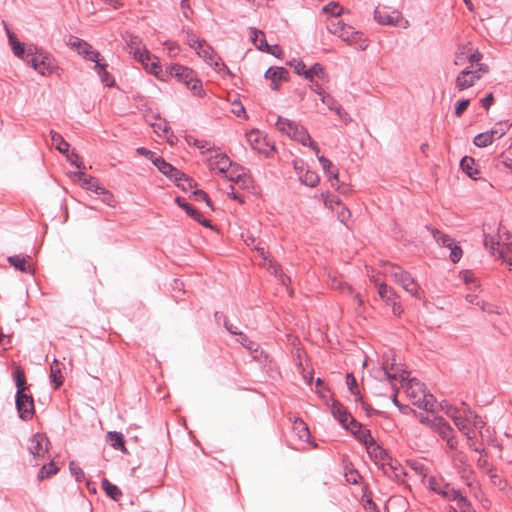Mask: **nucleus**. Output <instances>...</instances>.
<instances>
[{"label": "nucleus", "mask_w": 512, "mask_h": 512, "mask_svg": "<svg viewBox=\"0 0 512 512\" xmlns=\"http://www.w3.org/2000/svg\"><path fill=\"white\" fill-rule=\"evenodd\" d=\"M226 180L230 182V191L226 190V194L239 203H243L244 194L241 190L249 188L252 184L251 177L246 174L245 168L229 162V166L226 168Z\"/></svg>", "instance_id": "obj_1"}, {"label": "nucleus", "mask_w": 512, "mask_h": 512, "mask_svg": "<svg viewBox=\"0 0 512 512\" xmlns=\"http://www.w3.org/2000/svg\"><path fill=\"white\" fill-rule=\"evenodd\" d=\"M405 392L413 405L432 412L436 405L435 397L426 391L425 385L417 379H410L405 385Z\"/></svg>", "instance_id": "obj_2"}, {"label": "nucleus", "mask_w": 512, "mask_h": 512, "mask_svg": "<svg viewBox=\"0 0 512 512\" xmlns=\"http://www.w3.org/2000/svg\"><path fill=\"white\" fill-rule=\"evenodd\" d=\"M328 30L349 45H354L358 50L363 51L368 47L362 32L356 31L352 26L345 24L338 18H333L329 22Z\"/></svg>", "instance_id": "obj_3"}, {"label": "nucleus", "mask_w": 512, "mask_h": 512, "mask_svg": "<svg viewBox=\"0 0 512 512\" xmlns=\"http://www.w3.org/2000/svg\"><path fill=\"white\" fill-rule=\"evenodd\" d=\"M275 126L283 134H286L291 139L298 141L304 146H309L316 154H319L320 149L318 145L311 139L307 130L296 122L278 116Z\"/></svg>", "instance_id": "obj_4"}, {"label": "nucleus", "mask_w": 512, "mask_h": 512, "mask_svg": "<svg viewBox=\"0 0 512 512\" xmlns=\"http://www.w3.org/2000/svg\"><path fill=\"white\" fill-rule=\"evenodd\" d=\"M384 273L391 276L393 280L415 298H420V286L412 275L403 270L400 266L386 263L384 264Z\"/></svg>", "instance_id": "obj_5"}, {"label": "nucleus", "mask_w": 512, "mask_h": 512, "mask_svg": "<svg viewBox=\"0 0 512 512\" xmlns=\"http://www.w3.org/2000/svg\"><path fill=\"white\" fill-rule=\"evenodd\" d=\"M167 72L179 82L184 83L194 95L199 97L203 95L204 92L201 81L196 78V74L192 69L180 64H174L167 67Z\"/></svg>", "instance_id": "obj_6"}, {"label": "nucleus", "mask_w": 512, "mask_h": 512, "mask_svg": "<svg viewBox=\"0 0 512 512\" xmlns=\"http://www.w3.org/2000/svg\"><path fill=\"white\" fill-rule=\"evenodd\" d=\"M27 63L43 76L51 75L56 68L49 56L42 53L37 55V48L34 46L27 48Z\"/></svg>", "instance_id": "obj_7"}, {"label": "nucleus", "mask_w": 512, "mask_h": 512, "mask_svg": "<svg viewBox=\"0 0 512 512\" xmlns=\"http://www.w3.org/2000/svg\"><path fill=\"white\" fill-rule=\"evenodd\" d=\"M375 20L382 25L398 26L407 28L409 22L403 18L398 10H391L388 7H377L374 11Z\"/></svg>", "instance_id": "obj_8"}, {"label": "nucleus", "mask_w": 512, "mask_h": 512, "mask_svg": "<svg viewBox=\"0 0 512 512\" xmlns=\"http://www.w3.org/2000/svg\"><path fill=\"white\" fill-rule=\"evenodd\" d=\"M246 139L251 148L259 154L269 157L275 150L272 144L262 132L253 129L246 134Z\"/></svg>", "instance_id": "obj_9"}, {"label": "nucleus", "mask_w": 512, "mask_h": 512, "mask_svg": "<svg viewBox=\"0 0 512 512\" xmlns=\"http://www.w3.org/2000/svg\"><path fill=\"white\" fill-rule=\"evenodd\" d=\"M253 249L257 252L258 257L260 258L258 263L260 266L266 268L274 276L279 277L283 284L286 283V279L289 280V278L282 273L281 266L269 258V253L267 252L264 243L258 241L254 245Z\"/></svg>", "instance_id": "obj_10"}, {"label": "nucleus", "mask_w": 512, "mask_h": 512, "mask_svg": "<svg viewBox=\"0 0 512 512\" xmlns=\"http://www.w3.org/2000/svg\"><path fill=\"white\" fill-rule=\"evenodd\" d=\"M16 408L22 420H31L35 413L33 397L25 392L16 394Z\"/></svg>", "instance_id": "obj_11"}, {"label": "nucleus", "mask_w": 512, "mask_h": 512, "mask_svg": "<svg viewBox=\"0 0 512 512\" xmlns=\"http://www.w3.org/2000/svg\"><path fill=\"white\" fill-rule=\"evenodd\" d=\"M126 43L135 59L141 62L144 66H148L147 61H151V55L145 46L142 45L141 39L138 36L130 34L126 38Z\"/></svg>", "instance_id": "obj_12"}, {"label": "nucleus", "mask_w": 512, "mask_h": 512, "mask_svg": "<svg viewBox=\"0 0 512 512\" xmlns=\"http://www.w3.org/2000/svg\"><path fill=\"white\" fill-rule=\"evenodd\" d=\"M48 440L41 434H35L29 439L28 450L34 459L44 456L48 453Z\"/></svg>", "instance_id": "obj_13"}, {"label": "nucleus", "mask_w": 512, "mask_h": 512, "mask_svg": "<svg viewBox=\"0 0 512 512\" xmlns=\"http://www.w3.org/2000/svg\"><path fill=\"white\" fill-rule=\"evenodd\" d=\"M479 79H481L480 76L472 70V67H468L457 75L455 87L459 91H463L472 87Z\"/></svg>", "instance_id": "obj_14"}, {"label": "nucleus", "mask_w": 512, "mask_h": 512, "mask_svg": "<svg viewBox=\"0 0 512 512\" xmlns=\"http://www.w3.org/2000/svg\"><path fill=\"white\" fill-rule=\"evenodd\" d=\"M195 51L199 57H201L210 66L215 68L219 66V61L221 58L214 53L212 47L209 46L206 42L203 41L201 44L195 46Z\"/></svg>", "instance_id": "obj_15"}, {"label": "nucleus", "mask_w": 512, "mask_h": 512, "mask_svg": "<svg viewBox=\"0 0 512 512\" xmlns=\"http://www.w3.org/2000/svg\"><path fill=\"white\" fill-rule=\"evenodd\" d=\"M318 161L322 166L325 174L327 175L329 181L331 182L332 187H336L337 190L344 193V190H341L338 185L339 183V174L338 169L334 167L333 163L324 156H318Z\"/></svg>", "instance_id": "obj_16"}, {"label": "nucleus", "mask_w": 512, "mask_h": 512, "mask_svg": "<svg viewBox=\"0 0 512 512\" xmlns=\"http://www.w3.org/2000/svg\"><path fill=\"white\" fill-rule=\"evenodd\" d=\"M289 72L283 67H270L265 72V78L271 81L270 87L277 90L281 81H287Z\"/></svg>", "instance_id": "obj_17"}, {"label": "nucleus", "mask_w": 512, "mask_h": 512, "mask_svg": "<svg viewBox=\"0 0 512 512\" xmlns=\"http://www.w3.org/2000/svg\"><path fill=\"white\" fill-rule=\"evenodd\" d=\"M175 202L176 204L181 207L182 209H184L186 211V213L192 218L194 219L195 221H197L198 223L202 224L203 226H206V227H211V224H210V221L205 219L202 214L197 210L195 209L192 205H190L188 202L185 201L184 198L182 197H176L175 198Z\"/></svg>", "instance_id": "obj_18"}, {"label": "nucleus", "mask_w": 512, "mask_h": 512, "mask_svg": "<svg viewBox=\"0 0 512 512\" xmlns=\"http://www.w3.org/2000/svg\"><path fill=\"white\" fill-rule=\"evenodd\" d=\"M366 449L370 458L381 467L384 465V462H387L391 458L387 451L377 444L376 441L372 442Z\"/></svg>", "instance_id": "obj_19"}, {"label": "nucleus", "mask_w": 512, "mask_h": 512, "mask_svg": "<svg viewBox=\"0 0 512 512\" xmlns=\"http://www.w3.org/2000/svg\"><path fill=\"white\" fill-rule=\"evenodd\" d=\"M384 474L395 478L400 481L404 476H406V472L401 464L397 460H393L392 457L384 462V465L381 467Z\"/></svg>", "instance_id": "obj_20"}, {"label": "nucleus", "mask_w": 512, "mask_h": 512, "mask_svg": "<svg viewBox=\"0 0 512 512\" xmlns=\"http://www.w3.org/2000/svg\"><path fill=\"white\" fill-rule=\"evenodd\" d=\"M431 428L434 429L444 440L454 435L453 428L442 417H432Z\"/></svg>", "instance_id": "obj_21"}, {"label": "nucleus", "mask_w": 512, "mask_h": 512, "mask_svg": "<svg viewBox=\"0 0 512 512\" xmlns=\"http://www.w3.org/2000/svg\"><path fill=\"white\" fill-rule=\"evenodd\" d=\"M248 36L253 45L260 51L268 50L266 36L262 30L250 27L248 28Z\"/></svg>", "instance_id": "obj_22"}, {"label": "nucleus", "mask_w": 512, "mask_h": 512, "mask_svg": "<svg viewBox=\"0 0 512 512\" xmlns=\"http://www.w3.org/2000/svg\"><path fill=\"white\" fill-rule=\"evenodd\" d=\"M331 413L343 427H348V421L352 418V416L347 412L343 405L337 401H334L331 407Z\"/></svg>", "instance_id": "obj_23"}, {"label": "nucleus", "mask_w": 512, "mask_h": 512, "mask_svg": "<svg viewBox=\"0 0 512 512\" xmlns=\"http://www.w3.org/2000/svg\"><path fill=\"white\" fill-rule=\"evenodd\" d=\"M152 163L159 169L160 172H162L171 180L174 178L175 174L179 172L178 169L173 167L170 163L166 162L161 156H157L155 159H153Z\"/></svg>", "instance_id": "obj_24"}, {"label": "nucleus", "mask_w": 512, "mask_h": 512, "mask_svg": "<svg viewBox=\"0 0 512 512\" xmlns=\"http://www.w3.org/2000/svg\"><path fill=\"white\" fill-rule=\"evenodd\" d=\"M321 102L325 104L330 110L335 111V113L341 118L344 119L347 116V113L344 109L337 103V101L328 93H324L321 96Z\"/></svg>", "instance_id": "obj_25"}, {"label": "nucleus", "mask_w": 512, "mask_h": 512, "mask_svg": "<svg viewBox=\"0 0 512 512\" xmlns=\"http://www.w3.org/2000/svg\"><path fill=\"white\" fill-rule=\"evenodd\" d=\"M176 185L181 188L184 192H187L188 190L194 188L196 186V183L193 179L186 176L183 172L179 171L175 174L174 178L172 179Z\"/></svg>", "instance_id": "obj_26"}, {"label": "nucleus", "mask_w": 512, "mask_h": 512, "mask_svg": "<svg viewBox=\"0 0 512 512\" xmlns=\"http://www.w3.org/2000/svg\"><path fill=\"white\" fill-rule=\"evenodd\" d=\"M75 177L81 181V186L86 190H91L96 193V186H101L94 177L86 175L83 171L76 172Z\"/></svg>", "instance_id": "obj_27"}, {"label": "nucleus", "mask_w": 512, "mask_h": 512, "mask_svg": "<svg viewBox=\"0 0 512 512\" xmlns=\"http://www.w3.org/2000/svg\"><path fill=\"white\" fill-rule=\"evenodd\" d=\"M60 366L61 364L59 363V361L57 359H54L50 367V378L52 382L55 384V389L59 388L64 382V377L62 375Z\"/></svg>", "instance_id": "obj_28"}, {"label": "nucleus", "mask_w": 512, "mask_h": 512, "mask_svg": "<svg viewBox=\"0 0 512 512\" xmlns=\"http://www.w3.org/2000/svg\"><path fill=\"white\" fill-rule=\"evenodd\" d=\"M111 447L117 450L126 451L123 435L116 431H110L106 435Z\"/></svg>", "instance_id": "obj_29"}, {"label": "nucleus", "mask_w": 512, "mask_h": 512, "mask_svg": "<svg viewBox=\"0 0 512 512\" xmlns=\"http://www.w3.org/2000/svg\"><path fill=\"white\" fill-rule=\"evenodd\" d=\"M474 166L475 160L469 156L463 157L460 162L461 169L472 179H476V175L479 173Z\"/></svg>", "instance_id": "obj_30"}, {"label": "nucleus", "mask_w": 512, "mask_h": 512, "mask_svg": "<svg viewBox=\"0 0 512 512\" xmlns=\"http://www.w3.org/2000/svg\"><path fill=\"white\" fill-rule=\"evenodd\" d=\"M300 181L309 187H315L319 183V176L316 172L309 169L298 172Z\"/></svg>", "instance_id": "obj_31"}, {"label": "nucleus", "mask_w": 512, "mask_h": 512, "mask_svg": "<svg viewBox=\"0 0 512 512\" xmlns=\"http://www.w3.org/2000/svg\"><path fill=\"white\" fill-rule=\"evenodd\" d=\"M51 140L55 145V148L62 154H67L69 151V143L57 132L50 131Z\"/></svg>", "instance_id": "obj_32"}, {"label": "nucleus", "mask_w": 512, "mask_h": 512, "mask_svg": "<svg viewBox=\"0 0 512 512\" xmlns=\"http://www.w3.org/2000/svg\"><path fill=\"white\" fill-rule=\"evenodd\" d=\"M378 294L387 304L397 298L395 291L384 282L378 284Z\"/></svg>", "instance_id": "obj_33"}, {"label": "nucleus", "mask_w": 512, "mask_h": 512, "mask_svg": "<svg viewBox=\"0 0 512 512\" xmlns=\"http://www.w3.org/2000/svg\"><path fill=\"white\" fill-rule=\"evenodd\" d=\"M313 77H317L323 81H328V75L324 71L323 66L319 63H315L307 70L306 79L313 80Z\"/></svg>", "instance_id": "obj_34"}, {"label": "nucleus", "mask_w": 512, "mask_h": 512, "mask_svg": "<svg viewBox=\"0 0 512 512\" xmlns=\"http://www.w3.org/2000/svg\"><path fill=\"white\" fill-rule=\"evenodd\" d=\"M8 262L11 266H13L14 268L21 272H29L31 269L30 265L27 263L26 258L20 255L8 257Z\"/></svg>", "instance_id": "obj_35"}, {"label": "nucleus", "mask_w": 512, "mask_h": 512, "mask_svg": "<svg viewBox=\"0 0 512 512\" xmlns=\"http://www.w3.org/2000/svg\"><path fill=\"white\" fill-rule=\"evenodd\" d=\"M456 427L467 436L469 440L472 439L470 436V418L460 413V415L454 420Z\"/></svg>", "instance_id": "obj_36"}, {"label": "nucleus", "mask_w": 512, "mask_h": 512, "mask_svg": "<svg viewBox=\"0 0 512 512\" xmlns=\"http://www.w3.org/2000/svg\"><path fill=\"white\" fill-rule=\"evenodd\" d=\"M102 488L104 489L106 494L115 501H118L122 496L121 490L106 478L102 480Z\"/></svg>", "instance_id": "obj_37"}, {"label": "nucleus", "mask_w": 512, "mask_h": 512, "mask_svg": "<svg viewBox=\"0 0 512 512\" xmlns=\"http://www.w3.org/2000/svg\"><path fill=\"white\" fill-rule=\"evenodd\" d=\"M235 342L240 343L244 348H246L249 352L254 353L258 351V344L251 339L247 335H245L242 331L238 336H235Z\"/></svg>", "instance_id": "obj_38"}, {"label": "nucleus", "mask_w": 512, "mask_h": 512, "mask_svg": "<svg viewBox=\"0 0 512 512\" xmlns=\"http://www.w3.org/2000/svg\"><path fill=\"white\" fill-rule=\"evenodd\" d=\"M107 64L101 63L100 66H95V69L102 81L103 84H105L108 87H112L115 84V81L113 77L110 75V73L107 71Z\"/></svg>", "instance_id": "obj_39"}, {"label": "nucleus", "mask_w": 512, "mask_h": 512, "mask_svg": "<svg viewBox=\"0 0 512 512\" xmlns=\"http://www.w3.org/2000/svg\"><path fill=\"white\" fill-rule=\"evenodd\" d=\"M293 430L296 432L300 440H308L310 432L306 423L301 419H295Z\"/></svg>", "instance_id": "obj_40"}, {"label": "nucleus", "mask_w": 512, "mask_h": 512, "mask_svg": "<svg viewBox=\"0 0 512 512\" xmlns=\"http://www.w3.org/2000/svg\"><path fill=\"white\" fill-rule=\"evenodd\" d=\"M430 230L433 235V238L439 245H442L447 248L452 247V245L454 244V240L449 235L442 233L438 229L432 228Z\"/></svg>", "instance_id": "obj_41"}, {"label": "nucleus", "mask_w": 512, "mask_h": 512, "mask_svg": "<svg viewBox=\"0 0 512 512\" xmlns=\"http://www.w3.org/2000/svg\"><path fill=\"white\" fill-rule=\"evenodd\" d=\"M357 427L358 429L355 430L356 433L354 436L357 438V440L362 442L367 448L369 445H371L372 442L375 441V439L372 437L370 430L364 428L363 426Z\"/></svg>", "instance_id": "obj_42"}, {"label": "nucleus", "mask_w": 512, "mask_h": 512, "mask_svg": "<svg viewBox=\"0 0 512 512\" xmlns=\"http://www.w3.org/2000/svg\"><path fill=\"white\" fill-rule=\"evenodd\" d=\"M13 375L15 379V385L17 387L16 394L24 393L25 390L27 389L24 371L20 367H18L14 371Z\"/></svg>", "instance_id": "obj_43"}, {"label": "nucleus", "mask_w": 512, "mask_h": 512, "mask_svg": "<svg viewBox=\"0 0 512 512\" xmlns=\"http://www.w3.org/2000/svg\"><path fill=\"white\" fill-rule=\"evenodd\" d=\"M224 160V154L216 153V155L210 156L208 158L210 169L216 171L217 173L224 174V165H222V161Z\"/></svg>", "instance_id": "obj_44"}, {"label": "nucleus", "mask_w": 512, "mask_h": 512, "mask_svg": "<svg viewBox=\"0 0 512 512\" xmlns=\"http://www.w3.org/2000/svg\"><path fill=\"white\" fill-rule=\"evenodd\" d=\"M59 468L56 466V464L51 461L47 465H43L38 473V479L40 481L44 480L45 478H48L58 472Z\"/></svg>", "instance_id": "obj_45"}, {"label": "nucleus", "mask_w": 512, "mask_h": 512, "mask_svg": "<svg viewBox=\"0 0 512 512\" xmlns=\"http://www.w3.org/2000/svg\"><path fill=\"white\" fill-rule=\"evenodd\" d=\"M493 138L489 132L479 133L474 137L473 143L480 148L487 147L493 143Z\"/></svg>", "instance_id": "obj_46"}, {"label": "nucleus", "mask_w": 512, "mask_h": 512, "mask_svg": "<svg viewBox=\"0 0 512 512\" xmlns=\"http://www.w3.org/2000/svg\"><path fill=\"white\" fill-rule=\"evenodd\" d=\"M460 490L455 489L451 484H448L447 486H444L442 490L439 491L438 495L443 497L444 499L448 501H453L457 499L459 496Z\"/></svg>", "instance_id": "obj_47"}, {"label": "nucleus", "mask_w": 512, "mask_h": 512, "mask_svg": "<svg viewBox=\"0 0 512 512\" xmlns=\"http://www.w3.org/2000/svg\"><path fill=\"white\" fill-rule=\"evenodd\" d=\"M96 194L102 195V202L108 206H115V199L113 194L103 186H96Z\"/></svg>", "instance_id": "obj_48"}, {"label": "nucleus", "mask_w": 512, "mask_h": 512, "mask_svg": "<svg viewBox=\"0 0 512 512\" xmlns=\"http://www.w3.org/2000/svg\"><path fill=\"white\" fill-rule=\"evenodd\" d=\"M483 242H484V246L490 250L492 255H494L495 252H497L499 254V251L501 250V249H499L500 243H499V241H497L495 239L494 236L484 233V241Z\"/></svg>", "instance_id": "obj_49"}, {"label": "nucleus", "mask_w": 512, "mask_h": 512, "mask_svg": "<svg viewBox=\"0 0 512 512\" xmlns=\"http://www.w3.org/2000/svg\"><path fill=\"white\" fill-rule=\"evenodd\" d=\"M448 484L449 483H446L443 479H438L434 476H431L428 479V488L437 494L440 490H442L444 486H447Z\"/></svg>", "instance_id": "obj_50"}, {"label": "nucleus", "mask_w": 512, "mask_h": 512, "mask_svg": "<svg viewBox=\"0 0 512 512\" xmlns=\"http://www.w3.org/2000/svg\"><path fill=\"white\" fill-rule=\"evenodd\" d=\"M458 508L461 512H475L472 508L471 503L468 501V499L462 495L461 491L459 492V496L457 499H455Z\"/></svg>", "instance_id": "obj_51"}, {"label": "nucleus", "mask_w": 512, "mask_h": 512, "mask_svg": "<svg viewBox=\"0 0 512 512\" xmlns=\"http://www.w3.org/2000/svg\"><path fill=\"white\" fill-rule=\"evenodd\" d=\"M410 468L419 476L421 480H424L427 476V469L425 465L419 461L408 462Z\"/></svg>", "instance_id": "obj_52"}, {"label": "nucleus", "mask_w": 512, "mask_h": 512, "mask_svg": "<svg viewBox=\"0 0 512 512\" xmlns=\"http://www.w3.org/2000/svg\"><path fill=\"white\" fill-rule=\"evenodd\" d=\"M339 210H337V219L347 226V222L351 217L350 210L341 204V206H338Z\"/></svg>", "instance_id": "obj_53"}, {"label": "nucleus", "mask_w": 512, "mask_h": 512, "mask_svg": "<svg viewBox=\"0 0 512 512\" xmlns=\"http://www.w3.org/2000/svg\"><path fill=\"white\" fill-rule=\"evenodd\" d=\"M341 204L342 203L337 196L328 194L324 197V205L329 209L334 210L335 207L341 206Z\"/></svg>", "instance_id": "obj_54"}, {"label": "nucleus", "mask_w": 512, "mask_h": 512, "mask_svg": "<svg viewBox=\"0 0 512 512\" xmlns=\"http://www.w3.org/2000/svg\"><path fill=\"white\" fill-rule=\"evenodd\" d=\"M69 469L71 474L75 477V480L80 482L84 479V472L83 470L75 464L73 461L69 464Z\"/></svg>", "instance_id": "obj_55"}, {"label": "nucleus", "mask_w": 512, "mask_h": 512, "mask_svg": "<svg viewBox=\"0 0 512 512\" xmlns=\"http://www.w3.org/2000/svg\"><path fill=\"white\" fill-rule=\"evenodd\" d=\"M362 502H363V507L367 512H380L377 505L374 503V501L370 497L364 495L362 498Z\"/></svg>", "instance_id": "obj_56"}, {"label": "nucleus", "mask_w": 512, "mask_h": 512, "mask_svg": "<svg viewBox=\"0 0 512 512\" xmlns=\"http://www.w3.org/2000/svg\"><path fill=\"white\" fill-rule=\"evenodd\" d=\"M451 249L449 258L453 263L459 262V260L462 257V249L460 246L453 244L452 247H449Z\"/></svg>", "instance_id": "obj_57"}, {"label": "nucleus", "mask_w": 512, "mask_h": 512, "mask_svg": "<svg viewBox=\"0 0 512 512\" xmlns=\"http://www.w3.org/2000/svg\"><path fill=\"white\" fill-rule=\"evenodd\" d=\"M345 478L348 483L357 484L361 478L360 474L355 469H349L345 473Z\"/></svg>", "instance_id": "obj_58"}, {"label": "nucleus", "mask_w": 512, "mask_h": 512, "mask_svg": "<svg viewBox=\"0 0 512 512\" xmlns=\"http://www.w3.org/2000/svg\"><path fill=\"white\" fill-rule=\"evenodd\" d=\"M445 411V414L450 417L453 421L460 415L461 409L454 407L452 405L446 404L445 407H442Z\"/></svg>", "instance_id": "obj_59"}, {"label": "nucleus", "mask_w": 512, "mask_h": 512, "mask_svg": "<svg viewBox=\"0 0 512 512\" xmlns=\"http://www.w3.org/2000/svg\"><path fill=\"white\" fill-rule=\"evenodd\" d=\"M331 283L330 286L332 289H339V290H347L349 293H352V288L344 283H342L337 277H331Z\"/></svg>", "instance_id": "obj_60"}, {"label": "nucleus", "mask_w": 512, "mask_h": 512, "mask_svg": "<svg viewBox=\"0 0 512 512\" xmlns=\"http://www.w3.org/2000/svg\"><path fill=\"white\" fill-rule=\"evenodd\" d=\"M470 104L469 99L459 100L455 105V115L460 117Z\"/></svg>", "instance_id": "obj_61"}, {"label": "nucleus", "mask_w": 512, "mask_h": 512, "mask_svg": "<svg viewBox=\"0 0 512 512\" xmlns=\"http://www.w3.org/2000/svg\"><path fill=\"white\" fill-rule=\"evenodd\" d=\"M346 383L352 394L356 396L359 395V391L357 390V381L352 374H347Z\"/></svg>", "instance_id": "obj_62"}, {"label": "nucleus", "mask_w": 512, "mask_h": 512, "mask_svg": "<svg viewBox=\"0 0 512 512\" xmlns=\"http://www.w3.org/2000/svg\"><path fill=\"white\" fill-rule=\"evenodd\" d=\"M231 113H233L237 117H241V116L245 117V108L241 102L234 100L232 102Z\"/></svg>", "instance_id": "obj_63"}, {"label": "nucleus", "mask_w": 512, "mask_h": 512, "mask_svg": "<svg viewBox=\"0 0 512 512\" xmlns=\"http://www.w3.org/2000/svg\"><path fill=\"white\" fill-rule=\"evenodd\" d=\"M12 51L15 56H17L21 59H25L27 61V49H25L23 43H17V45H15L12 48Z\"/></svg>", "instance_id": "obj_64"}]
</instances>
